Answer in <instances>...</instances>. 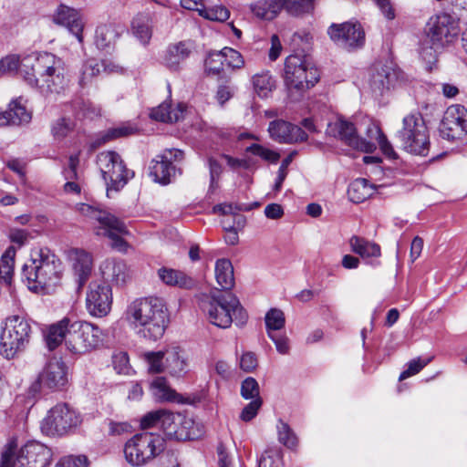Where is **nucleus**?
<instances>
[{
	"label": "nucleus",
	"mask_w": 467,
	"mask_h": 467,
	"mask_svg": "<svg viewBox=\"0 0 467 467\" xmlns=\"http://www.w3.org/2000/svg\"><path fill=\"white\" fill-rule=\"evenodd\" d=\"M128 314L137 333L152 341L163 336L169 324L168 308L161 297L137 299L129 306Z\"/></svg>",
	"instance_id": "obj_1"
},
{
	"label": "nucleus",
	"mask_w": 467,
	"mask_h": 467,
	"mask_svg": "<svg viewBox=\"0 0 467 467\" xmlns=\"http://www.w3.org/2000/svg\"><path fill=\"white\" fill-rule=\"evenodd\" d=\"M61 261L47 248L34 249L24 265L22 275L30 290L51 292L62 277Z\"/></svg>",
	"instance_id": "obj_2"
},
{
	"label": "nucleus",
	"mask_w": 467,
	"mask_h": 467,
	"mask_svg": "<svg viewBox=\"0 0 467 467\" xmlns=\"http://www.w3.org/2000/svg\"><path fill=\"white\" fill-rule=\"evenodd\" d=\"M460 28L457 20L449 14L432 16L427 21L420 42V53L424 60L432 62L437 54L452 43Z\"/></svg>",
	"instance_id": "obj_3"
},
{
	"label": "nucleus",
	"mask_w": 467,
	"mask_h": 467,
	"mask_svg": "<svg viewBox=\"0 0 467 467\" xmlns=\"http://www.w3.org/2000/svg\"><path fill=\"white\" fill-rule=\"evenodd\" d=\"M202 309L209 322L220 328L230 327L234 321L237 326H244L248 319L238 297L232 293L223 294L218 289L212 291L202 301Z\"/></svg>",
	"instance_id": "obj_4"
},
{
	"label": "nucleus",
	"mask_w": 467,
	"mask_h": 467,
	"mask_svg": "<svg viewBox=\"0 0 467 467\" xmlns=\"http://www.w3.org/2000/svg\"><path fill=\"white\" fill-rule=\"evenodd\" d=\"M52 458V450L41 442L29 441L18 448L12 439L2 452L0 467H48Z\"/></svg>",
	"instance_id": "obj_5"
},
{
	"label": "nucleus",
	"mask_w": 467,
	"mask_h": 467,
	"mask_svg": "<svg viewBox=\"0 0 467 467\" xmlns=\"http://www.w3.org/2000/svg\"><path fill=\"white\" fill-rule=\"evenodd\" d=\"M78 210L83 216L99 223L97 234L109 238L113 248L121 252L127 250L128 243L122 238V235L129 234V230L124 222L107 211L87 203H80Z\"/></svg>",
	"instance_id": "obj_6"
},
{
	"label": "nucleus",
	"mask_w": 467,
	"mask_h": 467,
	"mask_svg": "<svg viewBox=\"0 0 467 467\" xmlns=\"http://www.w3.org/2000/svg\"><path fill=\"white\" fill-rule=\"evenodd\" d=\"M165 449V441L159 434L142 432L130 438L124 446V454L127 462L133 466H142Z\"/></svg>",
	"instance_id": "obj_7"
},
{
	"label": "nucleus",
	"mask_w": 467,
	"mask_h": 467,
	"mask_svg": "<svg viewBox=\"0 0 467 467\" xmlns=\"http://www.w3.org/2000/svg\"><path fill=\"white\" fill-rule=\"evenodd\" d=\"M32 334L30 323L19 316L6 318L0 337V352L10 359L24 351L29 344Z\"/></svg>",
	"instance_id": "obj_8"
},
{
	"label": "nucleus",
	"mask_w": 467,
	"mask_h": 467,
	"mask_svg": "<svg viewBox=\"0 0 467 467\" xmlns=\"http://www.w3.org/2000/svg\"><path fill=\"white\" fill-rule=\"evenodd\" d=\"M284 79L291 93L296 91L302 94L316 85L319 79V73L306 57L291 55L285 62Z\"/></svg>",
	"instance_id": "obj_9"
},
{
	"label": "nucleus",
	"mask_w": 467,
	"mask_h": 467,
	"mask_svg": "<svg viewBox=\"0 0 467 467\" xmlns=\"http://www.w3.org/2000/svg\"><path fill=\"white\" fill-rule=\"evenodd\" d=\"M399 138L403 149L416 155L426 156L430 148L429 130L420 113H411L402 121Z\"/></svg>",
	"instance_id": "obj_10"
},
{
	"label": "nucleus",
	"mask_w": 467,
	"mask_h": 467,
	"mask_svg": "<svg viewBox=\"0 0 467 467\" xmlns=\"http://www.w3.org/2000/svg\"><path fill=\"white\" fill-rule=\"evenodd\" d=\"M101 329L87 321H71L66 335V348L75 355L86 354L96 349L102 343Z\"/></svg>",
	"instance_id": "obj_11"
},
{
	"label": "nucleus",
	"mask_w": 467,
	"mask_h": 467,
	"mask_svg": "<svg viewBox=\"0 0 467 467\" xmlns=\"http://www.w3.org/2000/svg\"><path fill=\"white\" fill-rule=\"evenodd\" d=\"M81 421V415L73 407L67 403H57L41 421V431L47 436L61 437L78 428Z\"/></svg>",
	"instance_id": "obj_12"
},
{
	"label": "nucleus",
	"mask_w": 467,
	"mask_h": 467,
	"mask_svg": "<svg viewBox=\"0 0 467 467\" xmlns=\"http://www.w3.org/2000/svg\"><path fill=\"white\" fill-rule=\"evenodd\" d=\"M97 164L107 185V191L116 192L123 188L134 172L126 168L119 153L106 150L97 155Z\"/></svg>",
	"instance_id": "obj_13"
},
{
	"label": "nucleus",
	"mask_w": 467,
	"mask_h": 467,
	"mask_svg": "<svg viewBox=\"0 0 467 467\" xmlns=\"http://www.w3.org/2000/svg\"><path fill=\"white\" fill-rule=\"evenodd\" d=\"M67 367L60 358H51L43 368L35 381L30 385L28 392L36 396L43 389L57 390L67 385Z\"/></svg>",
	"instance_id": "obj_14"
},
{
	"label": "nucleus",
	"mask_w": 467,
	"mask_h": 467,
	"mask_svg": "<svg viewBox=\"0 0 467 467\" xmlns=\"http://www.w3.org/2000/svg\"><path fill=\"white\" fill-rule=\"evenodd\" d=\"M66 67L63 58L49 52H41L26 56L22 58L20 75L26 80V72L36 78H44Z\"/></svg>",
	"instance_id": "obj_15"
},
{
	"label": "nucleus",
	"mask_w": 467,
	"mask_h": 467,
	"mask_svg": "<svg viewBox=\"0 0 467 467\" xmlns=\"http://www.w3.org/2000/svg\"><path fill=\"white\" fill-rule=\"evenodd\" d=\"M327 34L333 42L348 50L361 47L365 43V32L358 22L332 24Z\"/></svg>",
	"instance_id": "obj_16"
},
{
	"label": "nucleus",
	"mask_w": 467,
	"mask_h": 467,
	"mask_svg": "<svg viewBox=\"0 0 467 467\" xmlns=\"http://www.w3.org/2000/svg\"><path fill=\"white\" fill-rule=\"evenodd\" d=\"M327 133L329 136L337 138L353 149L363 152H373L376 150V144L370 140L360 138L357 134L356 127L352 122L343 119H337L327 125Z\"/></svg>",
	"instance_id": "obj_17"
},
{
	"label": "nucleus",
	"mask_w": 467,
	"mask_h": 467,
	"mask_svg": "<svg viewBox=\"0 0 467 467\" xmlns=\"http://www.w3.org/2000/svg\"><path fill=\"white\" fill-rule=\"evenodd\" d=\"M442 138L461 140L467 135V109L462 105H451L444 112L439 127Z\"/></svg>",
	"instance_id": "obj_18"
},
{
	"label": "nucleus",
	"mask_w": 467,
	"mask_h": 467,
	"mask_svg": "<svg viewBox=\"0 0 467 467\" xmlns=\"http://www.w3.org/2000/svg\"><path fill=\"white\" fill-rule=\"evenodd\" d=\"M112 304L110 286L102 281H93L89 284L86 296V306L93 317H105L109 314Z\"/></svg>",
	"instance_id": "obj_19"
},
{
	"label": "nucleus",
	"mask_w": 467,
	"mask_h": 467,
	"mask_svg": "<svg viewBox=\"0 0 467 467\" xmlns=\"http://www.w3.org/2000/svg\"><path fill=\"white\" fill-rule=\"evenodd\" d=\"M26 82L38 89L44 96L58 95L63 93L68 87L69 78L67 68L45 77L44 78H36V76L26 72Z\"/></svg>",
	"instance_id": "obj_20"
},
{
	"label": "nucleus",
	"mask_w": 467,
	"mask_h": 467,
	"mask_svg": "<svg viewBox=\"0 0 467 467\" xmlns=\"http://www.w3.org/2000/svg\"><path fill=\"white\" fill-rule=\"evenodd\" d=\"M269 136L279 143H296L306 141L308 138L305 130L283 119H275L269 123Z\"/></svg>",
	"instance_id": "obj_21"
},
{
	"label": "nucleus",
	"mask_w": 467,
	"mask_h": 467,
	"mask_svg": "<svg viewBox=\"0 0 467 467\" xmlns=\"http://www.w3.org/2000/svg\"><path fill=\"white\" fill-rule=\"evenodd\" d=\"M67 254L77 276L78 289H81L91 275L93 268L92 256L89 253L78 248L69 249Z\"/></svg>",
	"instance_id": "obj_22"
},
{
	"label": "nucleus",
	"mask_w": 467,
	"mask_h": 467,
	"mask_svg": "<svg viewBox=\"0 0 467 467\" xmlns=\"http://www.w3.org/2000/svg\"><path fill=\"white\" fill-rule=\"evenodd\" d=\"M193 48V43L189 40L170 44L162 56V64L171 71H179L181 64L191 56Z\"/></svg>",
	"instance_id": "obj_23"
},
{
	"label": "nucleus",
	"mask_w": 467,
	"mask_h": 467,
	"mask_svg": "<svg viewBox=\"0 0 467 467\" xmlns=\"http://www.w3.org/2000/svg\"><path fill=\"white\" fill-rule=\"evenodd\" d=\"M53 20L56 24L66 26L79 42H82L84 23L77 10L60 5L53 16Z\"/></svg>",
	"instance_id": "obj_24"
},
{
	"label": "nucleus",
	"mask_w": 467,
	"mask_h": 467,
	"mask_svg": "<svg viewBox=\"0 0 467 467\" xmlns=\"http://www.w3.org/2000/svg\"><path fill=\"white\" fill-rule=\"evenodd\" d=\"M103 282H112L117 285H124L130 278L127 264L122 260L108 259L100 265Z\"/></svg>",
	"instance_id": "obj_25"
},
{
	"label": "nucleus",
	"mask_w": 467,
	"mask_h": 467,
	"mask_svg": "<svg viewBox=\"0 0 467 467\" xmlns=\"http://www.w3.org/2000/svg\"><path fill=\"white\" fill-rule=\"evenodd\" d=\"M124 29L115 24H103L95 31V45L100 50L109 51L114 48Z\"/></svg>",
	"instance_id": "obj_26"
},
{
	"label": "nucleus",
	"mask_w": 467,
	"mask_h": 467,
	"mask_svg": "<svg viewBox=\"0 0 467 467\" xmlns=\"http://www.w3.org/2000/svg\"><path fill=\"white\" fill-rule=\"evenodd\" d=\"M159 278L167 285L190 289L195 285L193 278L185 273L168 267L158 270Z\"/></svg>",
	"instance_id": "obj_27"
},
{
	"label": "nucleus",
	"mask_w": 467,
	"mask_h": 467,
	"mask_svg": "<svg viewBox=\"0 0 467 467\" xmlns=\"http://www.w3.org/2000/svg\"><path fill=\"white\" fill-rule=\"evenodd\" d=\"M164 352L166 368L171 375L181 376L186 372L187 358L180 347H169Z\"/></svg>",
	"instance_id": "obj_28"
},
{
	"label": "nucleus",
	"mask_w": 467,
	"mask_h": 467,
	"mask_svg": "<svg viewBox=\"0 0 467 467\" xmlns=\"http://www.w3.org/2000/svg\"><path fill=\"white\" fill-rule=\"evenodd\" d=\"M215 279L222 290H231L234 285V267L230 260L218 259L214 267Z\"/></svg>",
	"instance_id": "obj_29"
},
{
	"label": "nucleus",
	"mask_w": 467,
	"mask_h": 467,
	"mask_svg": "<svg viewBox=\"0 0 467 467\" xmlns=\"http://www.w3.org/2000/svg\"><path fill=\"white\" fill-rule=\"evenodd\" d=\"M253 14L260 19L273 20L282 10L280 0H258L250 5Z\"/></svg>",
	"instance_id": "obj_30"
},
{
	"label": "nucleus",
	"mask_w": 467,
	"mask_h": 467,
	"mask_svg": "<svg viewBox=\"0 0 467 467\" xmlns=\"http://www.w3.org/2000/svg\"><path fill=\"white\" fill-rule=\"evenodd\" d=\"M70 319L64 317L59 322L49 327L46 335V342L49 350L57 348L62 341L66 343V335L67 334Z\"/></svg>",
	"instance_id": "obj_31"
},
{
	"label": "nucleus",
	"mask_w": 467,
	"mask_h": 467,
	"mask_svg": "<svg viewBox=\"0 0 467 467\" xmlns=\"http://www.w3.org/2000/svg\"><path fill=\"white\" fill-rule=\"evenodd\" d=\"M374 192V186L369 184L368 180L358 178L349 184L348 195L352 202L360 203L370 198Z\"/></svg>",
	"instance_id": "obj_32"
},
{
	"label": "nucleus",
	"mask_w": 467,
	"mask_h": 467,
	"mask_svg": "<svg viewBox=\"0 0 467 467\" xmlns=\"http://www.w3.org/2000/svg\"><path fill=\"white\" fill-rule=\"evenodd\" d=\"M150 170V174L154 177V181L162 184L169 183L171 177L175 174V167L161 155L151 161Z\"/></svg>",
	"instance_id": "obj_33"
},
{
	"label": "nucleus",
	"mask_w": 467,
	"mask_h": 467,
	"mask_svg": "<svg viewBox=\"0 0 467 467\" xmlns=\"http://www.w3.org/2000/svg\"><path fill=\"white\" fill-rule=\"evenodd\" d=\"M349 244L352 252L361 257H379L380 255L379 245L364 238L352 236L349 240Z\"/></svg>",
	"instance_id": "obj_34"
},
{
	"label": "nucleus",
	"mask_w": 467,
	"mask_h": 467,
	"mask_svg": "<svg viewBox=\"0 0 467 467\" xmlns=\"http://www.w3.org/2000/svg\"><path fill=\"white\" fill-rule=\"evenodd\" d=\"M182 112L183 107L182 105H178L176 109H171L170 104L162 103L151 110L150 117L159 121L172 123L181 119Z\"/></svg>",
	"instance_id": "obj_35"
},
{
	"label": "nucleus",
	"mask_w": 467,
	"mask_h": 467,
	"mask_svg": "<svg viewBox=\"0 0 467 467\" xmlns=\"http://www.w3.org/2000/svg\"><path fill=\"white\" fill-rule=\"evenodd\" d=\"M367 134L368 136L372 140H376L378 141V144L381 150V151L389 158L396 159L397 154L394 151L392 145L388 140L387 137L382 132L381 129L371 123L367 129Z\"/></svg>",
	"instance_id": "obj_36"
},
{
	"label": "nucleus",
	"mask_w": 467,
	"mask_h": 467,
	"mask_svg": "<svg viewBox=\"0 0 467 467\" xmlns=\"http://www.w3.org/2000/svg\"><path fill=\"white\" fill-rule=\"evenodd\" d=\"M16 250L9 247L0 259V284L9 285L14 271V257Z\"/></svg>",
	"instance_id": "obj_37"
},
{
	"label": "nucleus",
	"mask_w": 467,
	"mask_h": 467,
	"mask_svg": "<svg viewBox=\"0 0 467 467\" xmlns=\"http://www.w3.org/2000/svg\"><path fill=\"white\" fill-rule=\"evenodd\" d=\"M253 86L259 97L265 98L275 88V80L268 72H262L253 77Z\"/></svg>",
	"instance_id": "obj_38"
},
{
	"label": "nucleus",
	"mask_w": 467,
	"mask_h": 467,
	"mask_svg": "<svg viewBox=\"0 0 467 467\" xmlns=\"http://www.w3.org/2000/svg\"><path fill=\"white\" fill-rule=\"evenodd\" d=\"M163 416L161 429L168 438L177 440V431H179L183 416L171 413L165 410Z\"/></svg>",
	"instance_id": "obj_39"
},
{
	"label": "nucleus",
	"mask_w": 467,
	"mask_h": 467,
	"mask_svg": "<svg viewBox=\"0 0 467 467\" xmlns=\"http://www.w3.org/2000/svg\"><path fill=\"white\" fill-rule=\"evenodd\" d=\"M201 435L202 430L199 426H195L192 419L183 417L179 431H177V440L193 441L199 439Z\"/></svg>",
	"instance_id": "obj_40"
},
{
	"label": "nucleus",
	"mask_w": 467,
	"mask_h": 467,
	"mask_svg": "<svg viewBox=\"0 0 467 467\" xmlns=\"http://www.w3.org/2000/svg\"><path fill=\"white\" fill-rule=\"evenodd\" d=\"M265 327L268 336L275 331L284 328L285 324V314L277 308H271L265 317Z\"/></svg>",
	"instance_id": "obj_41"
},
{
	"label": "nucleus",
	"mask_w": 467,
	"mask_h": 467,
	"mask_svg": "<svg viewBox=\"0 0 467 467\" xmlns=\"http://www.w3.org/2000/svg\"><path fill=\"white\" fill-rule=\"evenodd\" d=\"M10 115L13 119L14 125H21L28 123L31 119V113L26 109V106L22 103V99H16L9 103Z\"/></svg>",
	"instance_id": "obj_42"
},
{
	"label": "nucleus",
	"mask_w": 467,
	"mask_h": 467,
	"mask_svg": "<svg viewBox=\"0 0 467 467\" xmlns=\"http://www.w3.org/2000/svg\"><path fill=\"white\" fill-rule=\"evenodd\" d=\"M391 74L387 68L381 67L371 75L370 87L375 92L383 93L389 88Z\"/></svg>",
	"instance_id": "obj_43"
},
{
	"label": "nucleus",
	"mask_w": 467,
	"mask_h": 467,
	"mask_svg": "<svg viewBox=\"0 0 467 467\" xmlns=\"http://www.w3.org/2000/svg\"><path fill=\"white\" fill-rule=\"evenodd\" d=\"M132 31L143 46H147L150 43L152 30L148 19L135 18L132 21Z\"/></svg>",
	"instance_id": "obj_44"
},
{
	"label": "nucleus",
	"mask_w": 467,
	"mask_h": 467,
	"mask_svg": "<svg viewBox=\"0 0 467 467\" xmlns=\"http://www.w3.org/2000/svg\"><path fill=\"white\" fill-rule=\"evenodd\" d=\"M152 388L155 389V395L162 400L176 401L178 400V394L175 390L170 388L165 378L158 377L152 383Z\"/></svg>",
	"instance_id": "obj_45"
},
{
	"label": "nucleus",
	"mask_w": 467,
	"mask_h": 467,
	"mask_svg": "<svg viewBox=\"0 0 467 467\" xmlns=\"http://www.w3.org/2000/svg\"><path fill=\"white\" fill-rule=\"evenodd\" d=\"M282 7L292 16L309 13L313 9L314 0H280Z\"/></svg>",
	"instance_id": "obj_46"
},
{
	"label": "nucleus",
	"mask_w": 467,
	"mask_h": 467,
	"mask_svg": "<svg viewBox=\"0 0 467 467\" xmlns=\"http://www.w3.org/2000/svg\"><path fill=\"white\" fill-rule=\"evenodd\" d=\"M278 441L288 449H295L298 444V439L290 426L279 420L277 425Z\"/></svg>",
	"instance_id": "obj_47"
},
{
	"label": "nucleus",
	"mask_w": 467,
	"mask_h": 467,
	"mask_svg": "<svg viewBox=\"0 0 467 467\" xmlns=\"http://www.w3.org/2000/svg\"><path fill=\"white\" fill-rule=\"evenodd\" d=\"M102 67H104L103 63L99 61L98 59H88L82 67L81 77L79 80L80 85H85L92 78L98 76L100 73Z\"/></svg>",
	"instance_id": "obj_48"
},
{
	"label": "nucleus",
	"mask_w": 467,
	"mask_h": 467,
	"mask_svg": "<svg viewBox=\"0 0 467 467\" xmlns=\"http://www.w3.org/2000/svg\"><path fill=\"white\" fill-rule=\"evenodd\" d=\"M246 151L258 156L264 161L271 163H276L280 159V154L271 149L265 148L261 144L254 143L246 148Z\"/></svg>",
	"instance_id": "obj_49"
},
{
	"label": "nucleus",
	"mask_w": 467,
	"mask_h": 467,
	"mask_svg": "<svg viewBox=\"0 0 467 467\" xmlns=\"http://www.w3.org/2000/svg\"><path fill=\"white\" fill-rule=\"evenodd\" d=\"M74 129V122L67 118L58 119L52 126V135L56 140H63Z\"/></svg>",
	"instance_id": "obj_50"
},
{
	"label": "nucleus",
	"mask_w": 467,
	"mask_h": 467,
	"mask_svg": "<svg viewBox=\"0 0 467 467\" xmlns=\"http://www.w3.org/2000/svg\"><path fill=\"white\" fill-rule=\"evenodd\" d=\"M200 15L209 20L223 22L229 18L230 11L222 5L209 8L204 6L202 9H201Z\"/></svg>",
	"instance_id": "obj_51"
},
{
	"label": "nucleus",
	"mask_w": 467,
	"mask_h": 467,
	"mask_svg": "<svg viewBox=\"0 0 467 467\" xmlns=\"http://www.w3.org/2000/svg\"><path fill=\"white\" fill-rule=\"evenodd\" d=\"M144 358L149 364V371L151 373H161L164 370L163 359H165V352H146Z\"/></svg>",
	"instance_id": "obj_52"
},
{
	"label": "nucleus",
	"mask_w": 467,
	"mask_h": 467,
	"mask_svg": "<svg viewBox=\"0 0 467 467\" xmlns=\"http://www.w3.org/2000/svg\"><path fill=\"white\" fill-rule=\"evenodd\" d=\"M223 59L229 67L239 69L244 66V60L240 52L231 47H224L220 51Z\"/></svg>",
	"instance_id": "obj_53"
},
{
	"label": "nucleus",
	"mask_w": 467,
	"mask_h": 467,
	"mask_svg": "<svg viewBox=\"0 0 467 467\" xmlns=\"http://www.w3.org/2000/svg\"><path fill=\"white\" fill-rule=\"evenodd\" d=\"M259 393V385L254 378L248 377L242 382L241 395L244 399L255 400L260 398Z\"/></svg>",
	"instance_id": "obj_54"
},
{
	"label": "nucleus",
	"mask_w": 467,
	"mask_h": 467,
	"mask_svg": "<svg viewBox=\"0 0 467 467\" xmlns=\"http://www.w3.org/2000/svg\"><path fill=\"white\" fill-rule=\"evenodd\" d=\"M223 59L220 52L210 53L205 60V71L209 75H218L223 71Z\"/></svg>",
	"instance_id": "obj_55"
},
{
	"label": "nucleus",
	"mask_w": 467,
	"mask_h": 467,
	"mask_svg": "<svg viewBox=\"0 0 467 467\" xmlns=\"http://www.w3.org/2000/svg\"><path fill=\"white\" fill-rule=\"evenodd\" d=\"M164 410H153L146 413L140 420V427L143 430L160 427L161 428V421L163 420Z\"/></svg>",
	"instance_id": "obj_56"
},
{
	"label": "nucleus",
	"mask_w": 467,
	"mask_h": 467,
	"mask_svg": "<svg viewBox=\"0 0 467 467\" xmlns=\"http://www.w3.org/2000/svg\"><path fill=\"white\" fill-rule=\"evenodd\" d=\"M113 368L119 374L128 375L131 369L130 358L126 352H118L112 357Z\"/></svg>",
	"instance_id": "obj_57"
},
{
	"label": "nucleus",
	"mask_w": 467,
	"mask_h": 467,
	"mask_svg": "<svg viewBox=\"0 0 467 467\" xmlns=\"http://www.w3.org/2000/svg\"><path fill=\"white\" fill-rule=\"evenodd\" d=\"M296 154V151H292L287 157H285L282 161L281 165L278 169L277 178H276V181H275V183L274 186V190L275 192H279L281 190L282 184L287 175V168L290 165V163L292 162Z\"/></svg>",
	"instance_id": "obj_58"
},
{
	"label": "nucleus",
	"mask_w": 467,
	"mask_h": 467,
	"mask_svg": "<svg viewBox=\"0 0 467 467\" xmlns=\"http://www.w3.org/2000/svg\"><path fill=\"white\" fill-rule=\"evenodd\" d=\"M431 358L427 360H421L420 358L412 359L408 363V368L400 375L399 379L404 380L409 377L418 374L430 361Z\"/></svg>",
	"instance_id": "obj_59"
},
{
	"label": "nucleus",
	"mask_w": 467,
	"mask_h": 467,
	"mask_svg": "<svg viewBox=\"0 0 467 467\" xmlns=\"http://www.w3.org/2000/svg\"><path fill=\"white\" fill-rule=\"evenodd\" d=\"M136 128L128 124H122L119 127L110 128L107 130V136L108 138L110 139V140H113L119 138H124L133 135L136 133Z\"/></svg>",
	"instance_id": "obj_60"
},
{
	"label": "nucleus",
	"mask_w": 467,
	"mask_h": 467,
	"mask_svg": "<svg viewBox=\"0 0 467 467\" xmlns=\"http://www.w3.org/2000/svg\"><path fill=\"white\" fill-rule=\"evenodd\" d=\"M56 467H88V458L85 455H69L62 458Z\"/></svg>",
	"instance_id": "obj_61"
},
{
	"label": "nucleus",
	"mask_w": 467,
	"mask_h": 467,
	"mask_svg": "<svg viewBox=\"0 0 467 467\" xmlns=\"http://www.w3.org/2000/svg\"><path fill=\"white\" fill-rule=\"evenodd\" d=\"M22 59L16 56H8L0 60V74L20 71Z\"/></svg>",
	"instance_id": "obj_62"
},
{
	"label": "nucleus",
	"mask_w": 467,
	"mask_h": 467,
	"mask_svg": "<svg viewBox=\"0 0 467 467\" xmlns=\"http://www.w3.org/2000/svg\"><path fill=\"white\" fill-rule=\"evenodd\" d=\"M262 406V399L257 398L253 400L250 403H248L242 410L240 418L244 421H250L254 419Z\"/></svg>",
	"instance_id": "obj_63"
},
{
	"label": "nucleus",
	"mask_w": 467,
	"mask_h": 467,
	"mask_svg": "<svg viewBox=\"0 0 467 467\" xmlns=\"http://www.w3.org/2000/svg\"><path fill=\"white\" fill-rule=\"evenodd\" d=\"M250 207L245 204L222 203L213 208V212L223 215L235 214L239 211H249Z\"/></svg>",
	"instance_id": "obj_64"
}]
</instances>
